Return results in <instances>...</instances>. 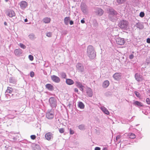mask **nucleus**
Returning a JSON list of instances; mask_svg holds the SVG:
<instances>
[{"mask_svg": "<svg viewBox=\"0 0 150 150\" xmlns=\"http://www.w3.org/2000/svg\"><path fill=\"white\" fill-rule=\"evenodd\" d=\"M87 55L91 59H93L95 57L96 52L93 46L89 45L88 47L87 50Z\"/></svg>", "mask_w": 150, "mask_h": 150, "instance_id": "nucleus-1", "label": "nucleus"}, {"mask_svg": "<svg viewBox=\"0 0 150 150\" xmlns=\"http://www.w3.org/2000/svg\"><path fill=\"white\" fill-rule=\"evenodd\" d=\"M108 11H109L108 16L110 19L112 21H114L117 18L116 16L117 12L112 9L108 8Z\"/></svg>", "mask_w": 150, "mask_h": 150, "instance_id": "nucleus-2", "label": "nucleus"}, {"mask_svg": "<svg viewBox=\"0 0 150 150\" xmlns=\"http://www.w3.org/2000/svg\"><path fill=\"white\" fill-rule=\"evenodd\" d=\"M128 23L126 21L123 20L120 21L119 26L121 29L126 30L128 27Z\"/></svg>", "mask_w": 150, "mask_h": 150, "instance_id": "nucleus-3", "label": "nucleus"}, {"mask_svg": "<svg viewBox=\"0 0 150 150\" xmlns=\"http://www.w3.org/2000/svg\"><path fill=\"white\" fill-rule=\"evenodd\" d=\"M81 8L83 13L84 14H87L88 13V10L87 7L84 3H81Z\"/></svg>", "mask_w": 150, "mask_h": 150, "instance_id": "nucleus-4", "label": "nucleus"}, {"mask_svg": "<svg viewBox=\"0 0 150 150\" xmlns=\"http://www.w3.org/2000/svg\"><path fill=\"white\" fill-rule=\"evenodd\" d=\"M104 12V11L101 8H96L95 9L94 13L97 16H102Z\"/></svg>", "mask_w": 150, "mask_h": 150, "instance_id": "nucleus-5", "label": "nucleus"}, {"mask_svg": "<svg viewBox=\"0 0 150 150\" xmlns=\"http://www.w3.org/2000/svg\"><path fill=\"white\" fill-rule=\"evenodd\" d=\"M51 106L52 108H55L57 106L56 101L54 97H51L49 99Z\"/></svg>", "mask_w": 150, "mask_h": 150, "instance_id": "nucleus-6", "label": "nucleus"}, {"mask_svg": "<svg viewBox=\"0 0 150 150\" xmlns=\"http://www.w3.org/2000/svg\"><path fill=\"white\" fill-rule=\"evenodd\" d=\"M77 70L80 72H83L84 71V66L83 64L81 63H78L76 65Z\"/></svg>", "mask_w": 150, "mask_h": 150, "instance_id": "nucleus-7", "label": "nucleus"}, {"mask_svg": "<svg viewBox=\"0 0 150 150\" xmlns=\"http://www.w3.org/2000/svg\"><path fill=\"white\" fill-rule=\"evenodd\" d=\"M116 43L120 45H123L125 43V40L124 38L118 37L116 39Z\"/></svg>", "mask_w": 150, "mask_h": 150, "instance_id": "nucleus-8", "label": "nucleus"}, {"mask_svg": "<svg viewBox=\"0 0 150 150\" xmlns=\"http://www.w3.org/2000/svg\"><path fill=\"white\" fill-rule=\"evenodd\" d=\"M51 79L55 83H59L60 81V78L55 75H53L51 76Z\"/></svg>", "mask_w": 150, "mask_h": 150, "instance_id": "nucleus-9", "label": "nucleus"}, {"mask_svg": "<svg viewBox=\"0 0 150 150\" xmlns=\"http://www.w3.org/2000/svg\"><path fill=\"white\" fill-rule=\"evenodd\" d=\"M45 137L47 140L50 141L53 139V134L51 132H48L45 134Z\"/></svg>", "mask_w": 150, "mask_h": 150, "instance_id": "nucleus-10", "label": "nucleus"}, {"mask_svg": "<svg viewBox=\"0 0 150 150\" xmlns=\"http://www.w3.org/2000/svg\"><path fill=\"white\" fill-rule=\"evenodd\" d=\"M135 79L138 82L142 81L143 80V78L142 76L139 74L137 73L135 74Z\"/></svg>", "mask_w": 150, "mask_h": 150, "instance_id": "nucleus-11", "label": "nucleus"}, {"mask_svg": "<svg viewBox=\"0 0 150 150\" xmlns=\"http://www.w3.org/2000/svg\"><path fill=\"white\" fill-rule=\"evenodd\" d=\"M75 85L77 87L79 88L80 90L82 91V92L83 91V88L84 86L82 85V84L78 81H76L75 82Z\"/></svg>", "mask_w": 150, "mask_h": 150, "instance_id": "nucleus-12", "label": "nucleus"}, {"mask_svg": "<svg viewBox=\"0 0 150 150\" xmlns=\"http://www.w3.org/2000/svg\"><path fill=\"white\" fill-rule=\"evenodd\" d=\"M46 117L48 119H52L54 117V113L53 111H50L47 112Z\"/></svg>", "mask_w": 150, "mask_h": 150, "instance_id": "nucleus-13", "label": "nucleus"}, {"mask_svg": "<svg viewBox=\"0 0 150 150\" xmlns=\"http://www.w3.org/2000/svg\"><path fill=\"white\" fill-rule=\"evenodd\" d=\"M86 92L87 95L89 97H92L93 93L92 90L90 88L88 87L86 90Z\"/></svg>", "mask_w": 150, "mask_h": 150, "instance_id": "nucleus-14", "label": "nucleus"}, {"mask_svg": "<svg viewBox=\"0 0 150 150\" xmlns=\"http://www.w3.org/2000/svg\"><path fill=\"white\" fill-rule=\"evenodd\" d=\"M19 5L22 9H24L27 6L28 4L26 1H23L19 3Z\"/></svg>", "mask_w": 150, "mask_h": 150, "instance_id": "nucleus-15", "label": "nucleus"}, {"mask_svg": "<svg viewBox=\"0 0 150 150\" xmlns=\"http://www.w3.org/2000/svg\"><path fill=\"white\" fill-rule=\"evenodd\" d=\"M6 14L8 16L10 17H12L16 15V14L14 11L10 10L6 12Z\"/></svg>", "mask_w": 150, "mask_h": 150, "instance_id": "nucleus-16", "label": "nucleus"}, {"mask_svg": "<svg viewBox=\"0 0 150 150\" xmlns=\"http://www.w3.org/2000/svg\"><path fill=\"white\" fill-rule=\"evenodd\" d=\"M100 109L105 114L107 115H109L110 114V112L108 109L103 106H101L100 107Z\"/></svg>", "mask_w": 150, "mask_h": 150, "instance_id": "nucleus-17", "label": "nucleus"}, {"mask_svg": "<svg viewBox=\"0 0 150 150\" xmlns=\"http://www.w3.org/2000/svg\"><path fill=\"white\" fill-rule=\"evenodd\" d=\"M121 74L120 73H117L115 74L113 76L115 79L117 80H119L121 78Z\"/></svg>", "mask_w": 150, "mask_h": 150, "instance_id": "nucleus-18", "label": "nucleus"}, {"mask_svg": "<svg viewBox=\"0 0 150 150\" xmlns=\"http://www.w3.org/2000/svg\"><path fill=\"white\" fill-rule=\"evenodd\" d=\"M14 53L16 55L18 56L21 54L22 52L21 50L16 49L14 51Z\"/></svg>", "mask_w": 150, "mask_h": 150, "instance_id": "nucleus-19", "label": "nucleus"}, {"mask_svg": "<svg viewBox=\"0 0 150 150\" xmlns=\"http://www.w3.org/2000/svg\"><path fill=\"white\" fill-rule=\"evenodd\" d=\"M46 88L50 91H52L54 90L53 86L50 84H47L45 85Z\"/></svg>", "mask_w": 150, "mask_h": 150, "instance_id": "nucleus-20", "label": "nucleus"}, {"mask_svg": "<svg viewBox=\"0 0 150 150\" xmlns=\"http://www.w3.org/2000/svg\"><path fill=\"white\" fill-rule=\"evenodd\" d=\"M66 82L67 84L69 85H72L74 83L73 80L69 79H66Z\"/></svg>", "mask_w": 150, "mask_h": 150, "instance_id": "nucleus-21", "label": "nucleus"}, {"mask_svg": "<svg viewBox=\"0 0 150 150\" xmlns=\"http://www.w3.org/2000/svg\"><path fill=\"white\" fill-rule=\"evenodd\" d=\"M109 82L108 80L105 81L103 83L102 86L104 88H106L109 86Z\"/></svg>", "mask_w": 150, "mask_h": 150, "instance_id": "nucleus-22", "label": "nucleus"}, {"mask_svg": "<svg viewBox=\"0 0 150 150\" xmlns=\"http://www.w3.org/2000/svg\"><path fill=\"white\" fill-rule=\"evenodd\" d=\"M50 18L47 17L44 18L42 20L43 22L45 23H50Z\"/></svg>", "mask_w": 150, "mask_h": 150, "instance_id": "nucleus-23", "label": "nucleus"}, {"mask_svg": "<svg viewBox=\"0 0 150 150\" xmlns=\"http://www.w3.org/2000/svg\"><path fill=\"white\" fill-rule=\"evenodd\" d=\"M133 104L135 106H137L142 107L143 105L142 103L140 102L137 101H134Z\"/></svg>", "mask_w": 150, "mask_h": 150, "instance_id": "nucleus-24", "label": "nucleus"}, {"mask_svg": "<svg viewBox=\"0 0 150 150\" xmlns=\"http://www.w3.org/2000/svg\"><path fill=\"white\" fill-rule=\"evenodd\" d=\"M70 18L69 17H65L64 19V22L66 25H68L70 21Z\"/></svg>", "mask_w": 150, "mask_h": 150, "instance_id": "nucleus-25", "label": "nucleus"}, {"mask_svg": "<svg viewBox=\"0 0 150 150\" xmlns=\"http://www.w3.org/2000/svg\"><path fill=\"white\" fill-rule=\"evenodd\" d=\"M33 150H40V146L38 145H36L35 144H33Z\"/></svg>", "mask_w": 150, "mask_h": 150, "instance_id": "nucleus-26", "label": "nucleus"}, {"mask_svg": "<svg viewBox=\"0 0 150 150\" xmlns=\"http://www.w3.org/2000/svg\"><path fill=\"white\" fill-rule=\"evenodd\" d=\"M78 106L81 109H83L84 108V105L83 103L82 102H79L78 103Z\"/></svg>", "mask_w": 150, "mask_h": 150, "instance_id": "nucleus-27", "label": "nucleus"}, {"mask_svg": "<svg viewBox=\"0 0 150 150\" xmlns=\"http://www.w3.org/2000/svg\"><path fill=\"white\" fill-rule=\"evenodd\" d=\"M12 92V89L10 87H8L7 89L6 90V93H11Z\"/></svg>", "mask_w": 150, "mask_h": 150, "instance_id": "nucleus-28", "label": "nucleus"}, {"mask_svg": "<svg viewBox=\"0 0 150 150\" xmlns=\"http://www.w3.org/2000/svg\"><path fill=\"white\" fill-rule=\"evenodd\" d=\"M60 75L61 78L63 79H65L67 77L66 74L64 72H62L60 74Z\"/></svg>", "mask_w": 150, "mask_h": 150, "instance_id": "nucleus-29", "label": "nucleus"}, {"mask_svg": "<svg viewBox=\"0 0 150 150\" xmlns=\"http://www.w3.org/2000/svg\"><path fill=\"white\" fill-rule=\"evenodd\" d=\"M28 36L29 38L32 40L35 39V35L33 34H30Z\"/></svg>", "mask_w": 150, "mask_h": 150, "instance_id": "nucleus-30", "label": "nucleus"}, {"mask_svg": "<svg viewBox=\"0 0 150 150\" xmlns=\"http://www.w3.org/2000/svg\"><path fill=\"white\" fill-rule=\"evenodd\" d=\"M79 129L81 130H83L84 129V125H80L78 126Z\"/></svg>", "mask_w": 150, "mask_h": 150, "instance_id": "nucleus-31", "label": "nucleus"}, {"mask_svg": "<svg viewBox=\"0 0 150 150\" xmlns=\"http://www.w3.org/2000/svg\"><path fill=\"white\" fill-rule=\"evenodd\" d=\"M18 45H19L21 48L23 49H25L26 48V46L22 43H20L18 44Z\"/></svg>", "mask_w": 150, "mask_h": 150, "instance_id": "nucleus-32", "label": "nucleus"}, {"mask_svg": "<svg viewBox=\"0 0 150 150\" xmlns=\"http://www.w3.org/2000/svg\"><path fill=\"white\" fill-rule=\"evenodd\" d=\"M128 135L129 136V137L131 139H134L135 138V135L132 133H130V134H129Z\"/></svg>", "mask_w": 150, "mask_h": 150, "instance_id": "nucleus-33", "label": "nucleus"}, {"mask_svg": "<svg viewBox=\"0 0 150 150\" xmlns=\"http://www.w3.org/2000/svg\"><path fill=\"white\" fill-rule=\"evenodd\" d=\"M126 0H117V2L119 4H121L123 3Z\"/></svg>", "mask_w": 150, "mask_h": 150, "instance_id": "nucleus-34", "label": "nucleus"}, {"mask_svg": "<svg viewBox=\"0 0 150 150\" xmlns=\"http://www.w3.org/2000/svg\"><path fill=\"white\" fill-rule=\"evenodd\" d=\"M52 35V33L51 32H49L46 33V35L48 37H51Z\"/></svg>", "mask_w": 150, "mask_h": 150, "instance_id": "nucleus-35", "label": "nucleus"}, {"mask_svg": "<svg viewBox=\"0 0 150 150\" xmlns=\"http://www.w3.org/2000/svg\"><path fill=\"white\" fill-rule=\"evenodd\" d=\"M28 58L31 61H33V57L32 55H29Z\"/></svg>", "mask_w": 150, "mask_h": 150, "instance_id": "nucleus-36", "label": "nucleus"}, {"mask_svg": "<svg viewBox=\"0 0 150 150\" xmlns=\"http://www.w3.org/2000/svg\"><path fill=\"white\" fill-rule=\"evenodd\" d=\"M144 16V13L143 12H141L139 14V16L141 17H143Z\"/></svg>", "mask_w": 150, "mask_h": 150, "instance_id": "nucleus-37", "label": "nucleus"}, {"mask_svg": "<svg viewBox=\"0 0 150 150\" xmlns=\"http://www.w3.org/2000/svg\"><path fill=\"white\" fill-rule=\"evenodd\" d=\"M69 133L70 134H73L74 133V130H72L71 128L69 129Z\"/></svg>", "mask_w": 150, "mask_h": 150, "instance_id": "nucleus-38", "label": "nucleus"}, {"mask_svg": "<svg viewBox=\"0 0 150 150\" xmlns=\"http://www.w3.org/2000/svg\"><path fill=\"white\" fill-rule=\"evenodd\" d=\"M59 131L60 133H62L64 132V129L63 128H61L59 129Z\"/></svg>", "mask_w": 150, "mask_h": 150, "instance_id": "nucleus-39", "label": "nucleus"}, {"mask_svg": "<svg viewBox=\"0 0 150 150\" xmlns=\"http://www.w3.org/2000/svg\"><path fill=\"white\" fill-rule=\"evenodd\" d=\"M30 74L31 77H33L34 76V73L33 71H31L30 72Z\"/></svg>", "mask_w": 150, "mask_h": 150, "instance_id": "nucleus-40", "label": "nucleus"}, {"mask_svg": "<svg viewBox=\"0 0 150 150\" xmlns=\"http://www.w3.org/2000/svg\"><path fill=\"white\" fill-rule=\"evenodd\" d=\"M146 101L148 104H150V100L149 98H147L146 99Z\"/></svg>", "mask_w": 150, "mask_h": 150, "instance_id": "nucleus-41", "label": "nucleus"}, {"mask_svg": "<svg viewBox=\"0 0 150 150\" xmlns=\"http://www.w3.org/2000/svg\"><path fill=\"white\" fill-rule=\"evenodd\" d=\"M31 138L33 140L35 139L36 138V136L35 135H32L30 136Z\"/></svg>", "mask_w": 150, "mask_h": 150, "instance_id": "nucleus-42", "label": "nucleus"}, {"mask_svg": "<svg viewBox=\"0 0 150 150\" xmlns=\"http://www.w3.org/2000/svg\"><path fill=\"white\" fill-rule=\"evenodd\" d=\"M134 93L137 97H139V93L138 92H137V91H135L134 92Z\"/></svg>", "mask_w": 150, "mask_h": 150, "instance_id": "nucleus-43", "label": "nucleus"}, {"mask_svg": "<svg viewBox=\"0 0 150 150\" xmlns=\"http://www.w3.org/2000/svg\"><path fill=\"white\" fill-rule=\"evenodd\" d=\"M134 57V55L133 54H131L129 56V58L130 59H132Z\"/></svg>", "mask_w": 150, "mask_h": 150, "instance_id": "nucleus-44", "label": "nucleus"}, {"mask_svg": "<svg viewBox=\"0 0 150 150\" xmlns=\"http://www.w3.org/2000/svg\"><path fill=\"white\" fill-rule=\"evenodd\" d=\"M121 137L120 135H117L116 137V140H117Z\"/></svg>", "mask_w": 150, "mask_h": 150, "instance_id": "nucleus-45", "label": "nucleus"}, {"mask_svg": "<svg viewBox=\"0 0 150 150\" xmlns=\"http://www.w3.org/2000/svg\"><path fill=\"white\" fill-rule=\"evenodd\" d=\"M146 42L148 43H150V38H148L146 40Z\"/></svg>", "mask_w": 150, "mask_h": 150, "instance_id": "nucleus-46", "label": "nucleus"}, {"mask_svg": "<svg viewBox=\"0 0 150 150\" xmlns=\"http://www.w3.org/2000/svg\"><path fill=\"white\" fill-rule=\"evenodd\" d=\"M95 150H100V148L98 147H96L95 148Z\"/></svg>", "mask_w": 150, "mask_h": 150, "instance_id": "nucleus-47", "label": "nucleus"}, {"mask_svg": "<svg viewBox=\"0 0 150 150\" xmlns=\"http://www.w3.org/2000/svg\"><path fill=\"white\" fill-rule=\"evenodd\" d=\"M140 23H137L136 24V26L138 28H140V27H139V25H140Z\"/></svg>", "mask_w": 150, "mask_h": 150, "instance_id": "nucleus-48", "label": "nucleus"}, {"mask_svg": "<svg viewBox=\"0 0 150 150\" xmlns=\"http://www.w3.org/2000/svg\"><path fill=\"white\" fill-rule=\"evenodd\" d=\"M69 22L70 24L71 25H73L74 24L73 21H72L70 20Z\"/></svg>", "mask_w": 150, "mask_h": 150, "instance_id": "nucleus-49", "label": "nucleus"}, {"mask_svg": "<svg viewBox=\"0 0 150 150\" xmlns=\"http://www.w3.org/2000/svg\"><path fill=\"white\" fill-rule=\"evenodd\" d=\"M74 91L75 92H78V90L77 88H75Z\"/></svg>", "mask_w": 150, "mask_h": 150, "instance_id": "nucleus-50", "label": "nucleus"}, {"mask_svg": "<svg viewBox=\"0 0 150 150\" xmlns=\"http://www.w3.org/2000/svg\"><path fill=\"white\" fill-rule=\"evenodd\" d=\"M81 23H85V21L83 19L81 20Z\"/></svg>", "mask_w": 150, "mask_h": 150, "instance_id": "nucleus-51", "label": "nucleus"}, {"mask_svg": "<svg viewBox=\"0 0 150 150\" xmlns=\"http://www.w3.org/2000/svg\"><path fill=\"white\" fill-rule=\"evenodd\" d=\"M103 150H108V149L107 148L104 147L103 148Z\"/></svg>", "mask_w": 150, "mask_h": 150, "instance_id": "nucleus-52", "label": "nucleus"}, {"mask_svg": "<svg viewBox=\"0 0 150 150\" xmlns=\"http://www.w3.org/2000/svg\"><path fill=\"white\" fill-rule=\"evenodd\" d=\"M27 21H28V20H27V19H26H26H25V20H24V21H25V22H27Z\"/></svg>", "mask_w": 150, "mask_h": 150, "instance_id": "nucleus-53", "label": "nucleus"}, {"mask_svg": "<svg viewBox=\"0 0 150 150\" xmlns=\"http://www.w3.org/2000/svg\"><path fill=\"white\" fill-rule=\"evenodd\" d=\"M9 0H5V1L6 2H7Z\"/></svg>", "mask_w": 150, "mask_h": 150, "instance_id": "nucleus-54", "label": "nucleus"}, {"mask_svg": "<svg viewBox=\"0 0 150 150\" xmlns=\"http://www.w3.org/2000/svg\"><path fill=\"white\" fill-rule=\"evenodd\" d=\"M4 24H5V25H6L7 24V23H6V22H5L4 23Z\"/></svg>", "mask_w": 150, "mask_h": 150, "instance_id": "nucleus-55", "label": "nucleus"}, {"mask_svg": "<svg viewBox=\"0 0 150 150\" xmlns=\"http://www.w3.org/2000/svg\"><path fill=\"white\" fill-rule=\"evenodd\" d=\"M18 71H19L20 72V71L19 70H18Z\"/></svg>", "mask_w": 150, "mask_h": 150, "instance_id": "nucleus-56", "label": "nucleus"}]
</instances>
